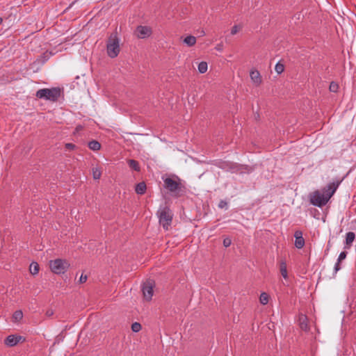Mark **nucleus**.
Returning <instances> with one entry per match:
<instances>
[{
    "label": "nucleus",
    "mask_w": 356,
    "mask_h": 356,
    "mask_svg": "<svg viewBox=\"0 0 356 356\" xmlns=\"http://www.w3.org/2000/svg\"><path fill=\"white\" fill-rule=\"evenodd\" d=\"M219 167L225 171L230 172L232 173H236L241 170V166L236 163L223 161L219 165Z\"/></svg>",
    "instance_id": "nucleus-7"
},
{
    "label": "nucleus",
    "mask_w": 356,
    "mask_h": 356,
    "mask_svg": "<svg viewBox=\"0 0 356 356\" xmlns=\"http://www.w3.org/2000/svg\"><path fill=\"white\" fill-rule=\"evenodd\" d=\"M108 56L114 58L118 56L120 53V40L116 33H113L110 35L106 44Z\"/></svg>",
    "instance_id": "nucleus-5"
},
{
    "label": "nucleus",
    "mask_w": 356,
    "mask_h": 356,
    "mask_svg": "<svg viewBox=\"0 0 356 356\" xmlns=\"http://www.w3.org/2000/svg\"><path fill=\"white\" fill-rule=\"evenodd\" d=\"M275 70L278 74H280L281 73H282L284 72V66L283 64H282L280 63H277L275 65Z\"/></svg>",
    "instance_id": "nucleus-26"
},
{
    "label": "nucleus",
    "mask_w": 356,
    "mask_h": 356,
    "mask_svg": "<svg viewBox=\"0 0 356 356\" xmlns=\"http://www.w3.org/2000/svg\"><path fill=\"white\" fill-rule=\"evenodd\" d=\"M49 267L55 274H63L70 267V264L65 259H56L49 261Z\"/></svg>",
    "instance_id": "nucleus-6"
},
{
    "label": "nucleus",
    "mask_w": 356,
    "mask_h": 356,
    "mask_svg": "<svg viewBox=\"0 0 356 356\" xmlns=\"http://www.w3.org/2000/svg\"><path fill=\"white\" fill-rule=\"evenodd\" d=\"M152 29L147 26H138L136 30V35L138 38L145 39L151 35Z\"/></svg>",
    "instance_id": "nucleus-9"
},
{
    "label": "nucleus",
    "mask_w": 356,
    "mask_h": 356,
    "mask_svg": "<svg viewBox=\"0 0 356 356\" xmlns=\"http://www.w3.org/2000/svg\"><path fill=\"white\" fill-rule=\"evenodd\" d=\"M241 27L240 26L234 25L231 30V34L232 35L236 34L241 30Z\"/></svg>",
    "instance_id": "nucleus-28"
},
{
    "label": "nucleus",
    "mask_w": 356,
    "mask_h": 356,
    "mask_svg": "<svg viewBox=\"0 0 356 356\" xmlns=\"http://www.w3.org/2000/svg\"><path fill=\"white\" fill-rule=\"evenodd\" d=\"M341 269L340 262L337 261V262L334 265V273H337Z\"/></svg>",
    "instance_id": "nucleus-32"
},
{
    "label": "nucleus",
    "mask_w": 356,
    "mask_h": 356,
    "mask_svg": "<svg viewBox=\"0 0 356 356\" xmlns=\"http://www.w3.org/2000/svg\"><path fill=\"white\" fill-rule=\"evenodd\" d=\"M339 184V181L332 182L324 187L321 191H314L309 195L310 203L318 207L325 206L334 194Z\"/></svg>",
    "instance_id": "nucleus-1"
},
{
    "label": "nucleus",
    "mask_w": 356,
    "mask_h": 356,
    "mask_svg": "<svg viewBox=\"0 0 356 356\" xmlns=\"http://www.w3.org/2000/svg\"><path fill=\"white\" fill-rule=\"evenodd\" d=\"M347 253L346 252H341L338 257L337 261L339 262H341L342 260L345 259L346 257Z\"/></svg>",
    "instance_id": "nucleus-29"
},
{
    "label": "nucleus",
    "mask_w": 356,
    "mask_h": 356,
    "mask_svg": "<svg viewBox=\"0 0 356 356\" xmlns=\"http://www.w3.org/2000/svg\"><path fill=\"white\" fill-rule=\"evenodd\" d=\"M280 270L282 276L284 279L286 280L288 278V273H287V268H286V264L285 261H282L280 264Z\"/></svg>",
    "instance_id": "nucleus-16"
},
{
    "label": "nucleus",
    "mask_w": 356,
    "mask_h": 356,
    "mask_svg": "<svg viewBox=\"0 0 356 356\" xmlns=\"http://www.w3.org/2000/svg\"><path fill=\"white\" fill-rule=\"evenodd\" d=\"M87 279H88L87 275H84L83 274H81L79 282V283L83 284L86 282Z\"/></svg>",
    "instance_id": "nucleus-31"
},
{
    "label": "nucleus",
    "mask_w": 356,
    "mask_h": 356,
    "mask_svg": "<svg viewBox=\"0 0 356 356\" xmlns=\"http://www.w3.org/2000/svg\"><path fill=\"white\" fill-rule=\"evenodd\" d=\"M53 314V312L52 311H47V315L50 316Z\"/></svg>",
    "instance_id": "nucleus-36"
},
{
    "label": "nucleus",
    "mask_w": 356,
    "mask_h": 356,
    "mask_svg": "<svg viewBox=\"0 0 356 356\" xmlns=\"http://www.w3.org/2000/svg\"><path fill=\"white\" fill-rule=\"evenodd\" d=\"M60 92L59 88H42L36 92L35 96L39 99L54 102L58 101Z\"/></svg>",
    "instance_id": "nucleus-4"
},
{
    "label": "nucleus",
    "mask_w": 356,
    "mask_h": 356,
    "mask_svg": "<svg viewBox=\"0 0 356 356\" xmlns=\"http://www.w3.org/2000/svg\"><path fill=\"white\" fill-rule=\"evenodd\" d=\"M23 318V313L21 310H17L14 312L13 315V320L17 322L20 321Z\"/></svg>",
    "instance_id": "nucleus-23"
},
{
    "label": "nucleus",
    "mask_w": 356,
    "mask_h": 356,
    "mask_svg": "<svg viewBox=\"0 0 356 356\" xmlns=\"http://www.w3.org/2000/svg\"><path fill=\"white\" fill-rule=\"evenodd\" d=\"M88 147L93 151H97L101 148V144L97 140H92L88 143Z\"/></svg>",
    "instance_id": "nucleus-18"
},
{
    "label": "nucleus",
    "mask_w": 356,
    "mask_h": 356,
    "mask_svg": "<svg viewBox=\"0 0 356 356\" xmlns=\"http://www.w3.org/2000/svg\"><path fill=\"white\" fill-rule=\"evenodd\" d=\"M196 38L193 35H187L184 39V43L186 44L188 47H193L196 43Z\"/></svg>",
    "instance_id": "nucleus-15"
},
{
    "label": "nucleus",
    "mask_w": 356,
    "mask_h": 356,
    "mask_svg": "<svg viewBox=\"0 0 356 356\" xmlns=\"http://www.w3.org/2000/svg\"><path fill=\"white\" fill-rule=\"evenodd\" d=\"M159 224L165 230H168L173 218L172 211L168 207H160L157 211Z\"/></svg>",
    "instance_id": "nucleus-3"
},
{
    "label": "nucleus",
    "mask_w": 356,
    "mask_h": 356,
    "mask_svg": "<svg viewBox=\"0 0 356 356\" xmlns=\"http://www.w3.org/2000/svg\"><path fill=\"white\" fill-rule=\"evenodd\" d=\"M146 184L143 181L136 184L135 191L138 195H143L146 192Z\"/></svg>",
    "instance_id": "nucleus-14"
},
{
    "label": "nucleus",
    "mask_w": 356,
    "mask_h": 356,
    "mask_svg": "<svg viewBox=\"0 0 356 356\" xmlns=\"http://www.w3.org/2000/svg\"><path fill=\"white\" fill-rule=\"evenodd\" d=\"M142 291L144 298L146 300L149 301L152 300L154 293L153 283L151 281H147V282L144 283Z\"/></svg>",
    "instance_id": "nucleus-10"
},
{
    "label": "nucleus",
    "mask_w": 356,
    "mask_h": 356,
    "mask_svg": "<svg viewBox=\"0 0 356 356\" xmlns=\"http://www.w3.org/2000/svg\"><path fill=\"white\" fill-rule=\"evenodd\" d=\"M102 172L97 168L92 169V176L95 179H99L101 177Z\"/></svg>",
    "instance_id": "nucleus-24"
},
{
    "label": "nucleus",
    "mask_w": 356,
    "mask_h": 356,
    "mask_svg": "<svg viewBox=\"0 0 356 356\" xmlns=\"http://www.w3.org/2000/svg\"><path fill=\"white\" fill-rule=\"evenodd\" d=\"M223 245L225 247L227 248L231 245V239L229 238H226L223 240Z\"/></svg>",
    "instance_id": "nucleus-30"
},
{
    "label": "nucleus",
    "mask_w": 356,
    "mask_h": 356,
    "mask_svg": "<svg viewBox=\"0 0 356 356\" xmlns=\"http://www.w3.org/2000/svg\"><path fill=\"white\" fill-rule=\"evenodd\" d=\"M295 237V246L298 249H301L304 247L305 244V241L304 238L302 237V232L300 230H297L294 233Z\"/></svg>",
    "instance_id": "nucleus-11"
},
{
    "label": "nucleus",
    "mask_w": 356,
    "mask_h": 356,
    "mask_svg": "<svg viewBox=\"0 0 356 356\" xmlns=\"http://www.w3.org/2000/svg\"><path fill=\"white\" fill-rule=\"evenodd\" d=\"M65 147L66 149H70V150H72L75 148V145L72 143H66L65 144Z\"/></svg>",
    "instance_id": "nucleus-34"
},
{
    "label": "nucleus",
    "mask_w": 356,
    "mask_h": 356,
    "mask_svg": "<svg viewBox=\"0 0 356 356\" xmlns=\"http://www.w3.org/2000/svg\"><path fill=\"white\" fill-rule=\"evenodd\" d=\"M355 234L353 232H349L346 234V245L350 246L355 240Z\"/></svg>",
    "instance_id": "nucleus-17"
},
{
    "label": "nucleus",
    "mask_w": 356,
    "mask_h": 356,
    "mask_svg": "<svg viewBox=\"0 0 356 356\" xmlns=\"http://www.w3.org/2000/svg\"><path fill=\"white\" fill-rule=\"evenodd\" d=\"M128 164H129V166L136 170V171H140V165H139V163L136 160H134V159H129L128 161Z\"/></svg>",
    "instance_id": "nucleus-19"
},
{
    "label": "nucleus",
    "mask_w": 356,
    "mask_h": 356,
    "mask_svg": "<svg viewBox=\"0 0 356 356\" xmlns=\"http://www.w3.org/2000/svg\"><path fill=\"white\" fill-rule=\"evenodd\" d=\"M227 202H226V201H225V200H221V201L219 202V204H218V207H219V208H220V209H222V208H224V207H227Z\"/></svg>",
    "instance_id": "nucleus-33"
},
{
    "label": "nucleus",
    "mask_w": 356,
    "mask_h": 356,
    "mask_svg": "<svg viewBox=\"0 0 356 356\" xmlns=\"http://www.w3.org/2000/svg\"><path fill=\"white\" fill-rule=\"evenodd\" d=\"M299 325L302 330L304 331H308L309 329V325H308V319L305 315H300L299 316Z\"/></svg>",
    "instance_id": "nucleus-13"
},
{
    "label": "nucleus",
    "mask_w": 356,
    "mask_h": 356,
    "mask_svg": "<svg viewBox=\"0 0 356 356\" xmlns=\"http://www.w3.org/2000/svg\"><path fill=\"white\" fill-rule=\"evenodd\" d=\"M269 296L266 293H261L259 297L260 303L265 305L268 302Z\"/></svg>",
    "instance_id": "nucleus-22"
},
{
    "label": "nucleus",
    "mask_w": 356,
    "mask_h": 356,
    "mask_svg": "<svg viewBox=\"0 0 356 356\" xmlns=\"http://www.w3.org/2000/svg\"><path fill=\"white\" fill-rule=\"evenodd\" d=\"M208 65L205 61H202L198 65V71L201 74H204L207 71Z\"/></svg>",
    "instance_id": "nucleus-21"
},
{
    "label": "nucleus",
    "mask_w": 356,
    "mask_h": 356,
    "mask_svg": "<svg viewBox=\"0 0 356 356\" xmlns=\"http://www.w3.org/2000/svg\"><path fill=\"white\" fill-rule=\"evenodd\" d=\"M164 187L176 197L182 196L184 193V186L181 183V179L175 176V179L167 177L163 178Z\"/></svg>",
    "instance_id": "nucleus-2"
},
{
    "label": "nucleus",
    "mask_w": 356,
    "mask_h": 356,
    "mask_svg": "<svg viewBox=\"0 0 356 356\" xmlns=\"http://www.w3.org/2000/svg\"><path fill=\"white\" fill-rule=\"evenodd\" d=\"M215 49L217 50V51H221L222 50V44H218L216 46Z\"/></svg>",
    "instance_id": "nucleus-35"
},
{
    "label": "nucleus",
    "mask_w": 356,
    "mask_h": 356,
    "mask_svg": "<svg viewBox=\"0 0 356 356\" xmlns=\"http://www.w3.org/2000/svg\"><path fill=\"white\" fill-rule=\"evenodd\" d=\"M252 81L256 85L259 86L261 83V77L258 70H251L250 73Z\"/></svg>",
    "instance_id": "nucleus-12"
},
{
    "label": "nucleus",
    "mask_w": 356,
    "mask_h": 356,
    "mask_svg": "<svg viewBox=\"0 0 356 356\" xmlns=\"http://www.w3.org/2000/svg\"><path fill=\"white\" fill-rule=\"evenodd\" d=\"M30 273L35 275L39 272V264L37 262H32L29 266Z\"/></svg>",
    "instance_id": "nucleus-20"
},
{
    "label": "nucleus",
    "mask_w": 356,
    "mask_h": 356,
    "mask_svg": "<svg viewBox=\"0 0 356 356\" xmlns=\"http://www.w3.org/2000/svg\"><path fill=\"white\" fill-rule=\"evenodd\" d=\"M25 341V338L20 335L10 334L4 340V343L7 346L13 347L16 346L19 342Z\"/></svg>",
    "instance_id": "nucleus-8"
},
{
    "label": "nucleus",
    "mask_w": 356,
    "mask_h": 356,
    "mask_svg": "<svg viewBox=\"0 0 356 356\" xmlns=\"http://www.w3.org/2000/svg\"><path fill=\"white\" fill-rule=\"evenodd\" d=\"M142 328L140 323L135 322L131 325V330L134 332H138Z\"/></svg>",
    "instance_id": "nucleus-25"
},
{
    "label": "nucleus",
    "mask_w": 356,
    "mask_h": 356,
    "mask_svg": "<svg viewBox=\"0 0 356 356\" xmlns=\"http://www.w3.org/2000/svg\"><path fill=\"white\" fill-rule=\"evenodd\" d=\"M329 89L331 92H337L339 89V86L337 83L332 81L330 84Z\"/></svg>",
    "instance_id": "nucleus-27"
},
{
    "label": "nucleus",
    "mask_w": 356,
    "mask_h": 356,
    "mask_svg": "<svg viewBox=\"0 0 356 356\" xmlns=\"http://www.w3.org/2000/svg\"><path fill=\"white\" fill-rule=\"evenodd\" d=\"M3 22V19L0 17V24Z\"/></svg>",
    "instance_id": "nucleus-37"
}]
</instances>
